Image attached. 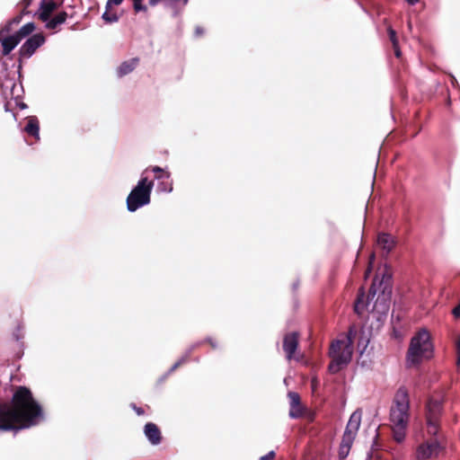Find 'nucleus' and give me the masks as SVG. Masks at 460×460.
I'll use <instances>...</instances> for the list:
<instances>
[{
    "label": "nucleus",
    "instance_id": "nucleus-34",
    "mask_svg": "<svg viewBox=\"0 0 460 460\" xmlns=\"http://www.w3.org/2000/svg\"><path fill=\"white\" fill-rule=\"evenodd\" d=\"M367 340H363V338H360L358 346L360 347L361 345H363V349H365V348L367 347Z\"/></svg>",
    "mask_w": 460,
    "mask_h": 460
},
{
    "label": "nucleus",
    "instance_id": "nucleus-38",
    "mask_svg": "<svg viewBox=\"0 0 460 460\" xmlns=\"http://www.w3.org/2000/svg\"><path fill=\"white\" fill-rule=\"evenodd\" d=\"M370 271V268H368L366 271V275L368 274V272Z\"/></svg>",
    "mask_w": 460,
    "mask_h": 460
},
{
    "label": "nucleus",
    "instance_id": "nucleus-14",
    "mask_svg": "<svg viewBox=\"0 0 460 460\" xmlns=\"http://www.w3.org/2000/svg\"><path fill=\"white\" fill-rule=\"evenodd\" d=\"M144 432L151 444L158 445L161 443L162 434L156 424L153 422H147L145 425Z\"/></svg>",
    "mask_w": 460,
    "mask_h": 460
},
{
    "label": "nucleus",
    "instance_id": "nucleus-37",
    "mask_svg": "<svg viewBox=\"0 0 460 460\" xmlns=\"http://www.w3.org/2000/svg\"><path fill=\"white\" fill-rule=\"evenodd\" d=\"M374 258H375V254H372V255L370 256V261H371L372 260H374Z\"/></svg>",
    "mask_w": 460,
    "mask_h": 460
},
{
    "label": "nucleus",
    "instance_id": "nucleus-17",
    "mask_svg": "<svg viewBox=\"0 0 460 460\" xmlns=\"http://www.w3.org/2000/svg\"><path fill=\"white\" fill-rule=\"evenodd\" d=\"M356 438V436L344 432L339 449V456L341 458L348 456L351 446Z\"/></svg>",
    "mask_w": 460,
    "mask_h": 460
},
{
    "label": "nucleus",
    "instance_id": "nucleus-2",
    "mask_svg": "<svg viewBox=\"0 0 460 460\" xmlns=\"http://www.w3.org/2000/svg\"><path fill=\"white\" fill-rule=\"evenodd\" d=\"M410 399L408 390L401 386L395 393L390 410V421L393 424L394 438L401 443L404 440L405 430L410 418Z\"/></svg>",
    "mask_w": 460,
    "mask_h": 460
},
{
    "label": "nucleus",
    "instance_id": "nucleus-3",
    "mask_svg": "<svg viewBox=\"0 0 460 460\" xmlns=\"http://www.w3.org/2000/svg\"><path fill=\"white\" fill-rule=\"evenodd\" d=\"M433 357V344L430 334L426 330H420L411 339L406 352L405 366L407 368L419 367L424 360Z\"/></svg>",
    "mask_w": 460,
    "mask_h": 460
},
{
    "label": "nucleus",
    "instance_id": "nucleus-7",
    "mask_svg": "<svg viewBox=\"0 0 460 460\" xmlns=\"http://www.w3.org/2000/svg\"><path fill=\"white\" fill-rule=\"evenodd\" d=\"M443 412V400L430 396L426 403V426L429 435H437L440 430V418Z\"/></svg>",
    "mask_w": 460,
    "mask_h": 460
},
{
    "label": "nucleus",
    "instance_id": "nucleus-1",
    "mask_svg": "<svg viewBox=\"0 0 460 460\" xmlns=\"http://www.w3.org/2000/svg\"><path fill=\"white\" fill-rule=\"evenodd\" d=\"M42 418L41 406L26 386H18L11 404L0 403V429L18 430L36 425Z\"/></svg>",
    "mask_w": 460,
    "mask_h": 460
},
{
    "label": "nucleus",
    "instance_id": "nucleus-29",
    "mask_svg": "<svg viewBox=\"0 0 460 460\" xmlns=\"http://www.w3.org/2000/svg\"><path fill=\"white\" fill-rule=\"evenodd\" d=\"M456 366L460 367V337L456 341Z\"/></svg>",
    "mask_w": 460,
    "mask_h": 460
},
{
    "label": "nucleus",
    "instance_id": "nucleus-23",
    "mask_svg": "<svg viewBox=\"0 0 460 460\" xmlns=\"http://www.w3.org/2000/svg\"><path fill=\"white\" fill-rule=\"evenodd\" d=\"M29 13L28 11H26V13H23V9L22 10L21 13L17 14L16 16H14L13 19H11L6 24L5 26L4 27L3 31H6V32H10L13 29V25H17L21 22L22 19V16L24 14H27Z\"/></svg>",
    "mask_w": 460,
    "mask_h": 460
},
{
    "label": "nucleus",
    "instance_id": "nucleus-36",
    "mask_svg": "<svg viewBox=\"0 0 460 460\" xmlns=\"http://www.w3.org/2000/svg\"><path fill=\"white\" fill-rule=\"evenodd\" d=\"M406 2H408L410 4H414L415 3H417L419 0H405Z\"/></svg>",
    "mask_w": 460,
    "mask_h": 460
},
{
    "label": "nucleus",
    "instance_id": "nucleus-5",
    "mask_svg": "<svg viewBox=\"0 0 460 460\" xmlns=\"http://www.w3.org/2000/svg\"><path fill=\"white\" fill-rule=\"evenodd\" d=\"M64 0H41L40 3V6L35 15L37 18L45 23V28L47 30L55 31L61 24L65 23L68 17H72L73 15H69L66 12L61 11L55 14L53 17L51 15L55 11H57L63 4Z\"/></svg>",
    "mask_w": 460,
    "mask_h": 460
},
{
    "label": "nucleus",
    "instance_id": "nucleus-27",
    "mask_svg": "<svg viewBox=\"0 0 460 460\" xmlns=\"http://www.w3.org/2000/svg\"><path fill=\"white\" fill-rule=\"evenodd\" d=\"M387 33H388V37H389V40H391L392 44H393V47H396L398 43V40H397V36H396V31L389 27L387 29Z\"/></svg>",
    "mask_w": 460,
    "mask_h": 460
},
{
    "label": "nucleus",
    "instance_id": "nucleus-18",
    "mask_svg": "<svg viewBox=\"0 0 460 460\" xmlns=\"http://www.w3.org/2000/svg\"><path fill=\"white\" fill-rule=\"evenodd\" d=\"M377 244L382 248L384 252L387 255L394 247L395 242L394 237L386 233L378 234Z\"/></svg>",
    "mask_w": 460,
    "mask_h": 460
},
{
    "label": "nucleus",
    "instance_id": "nucleus-20",
    "mask_svg": "<svg viewBox=\"0 0 460 460\" xmlns=\"http://www.w3.org/2000/svg\"><path fill=\"white\" fill-rule=\"evenodd\" d=\"M19 43V39H17L13 34L4 38L2 40L3 55H8Z\"/></svg>",
    "mask_w": 460,
    "mask_h": 460
},
{
    "label": "nucleus",
    "instance_id": "nucleus-8",
    "mask_svg": "<svg viewBox=\"0 0 460 460\" xmlns=\"http://www.w3.org/2000/svg\"><path fill=\"white\" fill-rule=\"evenodd\" d=\"M378 292L376 300L373 306V310L385 314L389 310L392 296V275L385 272L379 279L377 276L376 293Z\"/></svg>",
    "mask_w": 460,
    "mask_h": 460
},
{
    "label": "nucleus",
    "instance_id": "nucleus-16",
    "mask_svg": "<svg viewBox=\"0 0 460 460\" xmlns=\"http://www.w3.org/2000/svg\"><path fill=\"white\" fill-rule=\"evenodd\" d=\"M27 123L24 131L31 137L40 139V122L36 116H29L26 118Z\"/></svg>",
    "mask_w": 460,
    "mask_h": 460
},
{
    "label": "nucleus",
    "instance_id": "nucleus-15",
    "mask_svg": "<svg viewBox=\"0 0 460 460\" xmlns=\"http://www.w3.org/2000/svg\"><path fill=\"white\" fill-rule=\"evenodd\" d=\"M361 418L362 411L360 410L355 411L350 415L344 432L357 436L358 430L360 427Z\"/></svg>",
    "mask_w": 460,
    "mask_h": 460
},
{
    "label": "nucleus",
    "instance_id": "nucleus-9",
    "mask_svg": "<svg viewBox=\"0 0 460 460\" xmlns=\"http://www.w3.org/2000/svg\"><path fill=\"white\" fill-rule=\"evenodd\" d=\"M430 438L420 445L417 448L416 456L419 460H426L431 457H437L445 448L446 442L442 434L429 435Z\"/></svg>",
    "mask_w": 460,
    "mask_h": 460
},
{
    "label": "nucleus",
    "instance_id": "nucleus-12",
    "mask_svg": "<svg viewBox=\"0 0 460 460\" xmlns=\"http://www.w3.org/2000/svg\"><path fill=\"white\" fill-rule=\"evenodd\" d=\"M299 334L298 332H288L284 336L283 339V350L286 353V357L288 360L293 358L295 352L298 347Z\"/></svg>",
    "mask_w": 460,
    "mask_h": 460
},
{
    "label": "nucleus",
    "instance_id": "nucleus-26",
    "mask_svg": "<svg viewBox=\"0 0 460 460\" xmlns=\"http://www.w3.org/2000/svg\"><path fill=\"white\" fill-rule=\"evenodd\" d=\"M288 397L290 399V407H296L297 405L301 404V399L297 393L289 392Z\"/></svg>",
    "mask_w": 460,
    "mask_h": 460
},
{
    "label": "nucleus",
    "instance_id": "nucleus-25",
    "mask_svg": "<svg viewBox=\"0 0 460 460\" xmlns=\"http://www.w3.org/2000/svg\"><path fill=\"white\" fill-rule=\"evenodd\" d=\"M304 413L303 406L297 405L296 407H290L289 416L294 419L300 418Z\"/></svg>",
    "mask_w": 460,
    "mask_h": 460
},
{
    "label": "nucleus",
    "instance_id": "nucleus-24",
    "mask_svg": "<svg viewBox=\"0 0 460 460\" xmlns=\"http://www.w3.org/2000/svg\"><path fill=\"white\" fill-rule=\"evenodd\" d=\"M151 171L155 173V177L157 180L169 179L170 178V172H165L163 168H161L159 166L152 167Z\"/></svg>",
    "mask_w": 460,
    "mask_h": 460
},
{
    "label": "nucleus",
    "instance_id": "nucleus-30",
    "mask_svg": "<svg viewBox=\"0 0 460 460\" xmlns=\"http://www.w3.org/2000/svg\"><path fill=\"white\" fill-rule=\"evenodd\" d=\"M123 0H108L106 9L111 8L112 5H119Z\"/></svg>",
    "mask_w": 460,
    "mask_h": 460
},
{
    "label": "nucleus",
    "instance_id": "nucleus-10",
    "mask_svg": "<svg viewBox=\"0 0 460 460\" xmlns=\"http://www.w3.org/2000/svg\"><path fill=\"white\" fill-rule=\"evenodd\" d=\"M376 282L377 276L375 277L372 285L369 288L368 295L366 296L364 288H360L358 293L357 299L354 303V312L358 315H362L365 310L367 308L370 300H372L376 295Z\"/></svg>",
    "mask_w": 460,
    "mask_h": 460
},
{
    "label": "nucleus",
    "instance_id": "nucleus-32",
    "mask_svg": "<svg viewBox=\"0 0 460 460\" xmlns=\"http://www.w3.org/2000/svg\"><path fill=\"white\" fill-rule=\"evenodd\" d=\"M32 0H22L21 4L22 5L23 13H26L27 8L31 5Z\"/></svg>",
    "mask_w": 460,
    "mask_h": 460
},
{
    "label": "nucleus",
    "instance_id": "nucleus-4",
    "mask_svg": "<svg viewBox=\"0 0 460 460\" xmlns=\"http://www.w3.org/2000/svg\"><path fill=\"white\" fill-rule=\"evenodd\" d=\"M355 333L353 328H349L347 336L343 340H335L331 343L329 356L332 360L328 366L330 373H338L350 362Z\"/></svg>",
    "mask_w": 460,
    "mask_h": 460
},
{
    "label": "nucleus",
    "instance_id": "nucleus-31",
    "mask_svg": "<svg viewBox=\"0 0 460 460\" xmlns=\"http://www.w3.org/2000/svg\"><path fill=\"white\" fill-rule=\"evenodd\" d=\"M275 457L274 451L269 452L267 455L261 457V460H273Z\"/></svg>",
    "mask_w": 460,
    "mask_h": 460
},
{
    "label": "nucleus",
    "instance_id": "nucleus-13",
    "mask_svg": "<svg viewBox=\"0 0 460 460\" xmlns=\"http://www.w3.org/2000/svg\"><path fill=\"white\" fill-rule=\"evenodd\" d=\"M202 343H208L209 344V346L213 349H216L217 347H218V344H217V341H215L214 339L212 338H208L206 339L204 341L200 342V343H197V344H193L191 345L187 352L185 353V355H183L179 360H177L171 367L170 371L171 372H173L175 371L178 367H180L181 366H182L183 364H185L186 362H188L189 360V358L190 356V354Z\"/></svg>",
    "mask_w": 460,
    "mask_h": 460
},
{
    "label": "nucleus",
    "instance_id": "nucleus-22",
    "mask_svg": "<svg viewBox=\"0 0 460 460\" xmlns=\"http://www.w3.org/2000/svg\"><path fill=\"white\" fill-rule=\"evenodd\" d=\"M102 18L106 23H113L119 21V15L112 10V7L109 9L105 8V12L102 13Z\"/></svg>",
    "mask_w": 460,
    "mask_h": 460
},
{
    "label": "nucleus",
    "instance_id": "nucleus-33",
    "mask_svg": "<svg viewBox=\"0 0 460 460\" xmlns=\"http://www.w3.org/2000/svg\"><path fill=\"white\" fill-rule=\"evenodd\" d=\"M132 408L135 410L137 415H143L145 413L144 410L140 407H137L136 404H132Z\"/></svg>",
    "mask_w": 460,
    "mask_h": 460
},
{
    "label": "nucleus",
    "instance_id": "nucleus-19",
    "mask_svg": "<svg viewBox=\"0 0 460 460\" xmlns=\"http://www.w3.org/2000/svg\"><path fill=\"white\" fill-rule=\"evenodd\" d=\"M138 63V58H133L129 60L122 62L117 69L118 75L121 77L131 73L137 66Z\"/></svg>",
    "mask_w": 460,
    "mask_h": 460
},
{
    "label": "nucleus",
    "instance_id": "nucleus-6",
    "mask_svg": "<svg viewBox=\"0 0 460 460\" xmlns=\"http://www.w3.org/2000/svg\"><path fill=\"white\" fill-rule=\"evenodd\" d=\"M153 187V181H148L146 177L141 178L127 198L128 209L130 212H134L139 208L149 204Z\"/></svg>",
    "mask_w": 460,
    "mask_h": 460
},
{
    "label": "nucleus",
    "instance_id": "nucleus-28",
    "mask_svg": "<svg viewBox=\"0 0 460 460\" xmlns=\"http://www.w3.org/2000/svg\"><path fill=\"white\" fill-rule=\"evenodd\" d=\"M143 0H134L133 1V8L136 13L138 12H146L147 10L146 6L142 4Z\"/></svg>",
    "mask_w": 460,
    "mask_h": 460
},
{
    "label": "nucleus",
    "instance_id": "nucleus-21",
    "mask_svg": "<svg viewBox=\"0 0 460 460\" xmlns=\"http://www.w3.org/2000/svg\"><path fill=\"white\" fill-rule=\"evenodd\" d=\"M35 30V24L33 22H28L21 27L13 35L19 39L21 42L24 38L31 35Z\"/></svg>",
    "mask_w": 460,
    "mask_h": 460
},
{
    "label": "nucleus",
    "instance_id": "nucleus-35",
    "mask_svg": "<svg viewBox=\"0 0 460 460\" xmlns=\"http://www.w3.org/2000/svg\"><path fill=\"white\" fill-rule=\"evenodd\" d=\"M394 48V54L397 58H400L401 56V51H400V49H399V44L396 45V47H393Z\"/></svg>",
    "mask_w": 460,
    "mask_h": 460
},
{
    "label": "nucleus",
    "instance_id": "nucleus-11",
    "mask_svg": "<svg viewBox=\"0 0 460 460\" xmlns=\"http://www.w3.org/2000/svg\"><path fill=\"white\" fill-rule=\"evenodd\" d=\"M46 39L42 33L31 36L19 49V59L29 58L44 44Z\"/></svg>",
    "mask_w": 460,
    "mask_h": 460
}]
</instances>
